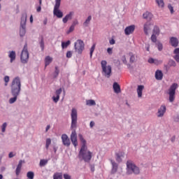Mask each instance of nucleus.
<instances>
[{
    "label": "nucleus",
    "instance_id": "1",
    "mask_svg": "<svg viewBox=\"0 0 179 179\" xmlns=\"http://www.w3.org/2000/svg\"><path fill=\"white\" fill-rule=\"evenodd\" d=\"M71 128L73 129L70 138L73 145L74 148L78 146V134H76V130L75 129L76 127H78V110L76 108H73L71 110Z\"/></svg>",
    "mask_w": 179,
    "mask_h": 179
},
{
    "label": "nucleus",
    "instance_id": "2",
    "mask_svg": "<svg viewBox=\"0 0 179 179\" xmlns=\"http://www.w3.org/2000/svg\"><path fill=\"white\" fill-rule=\"evenodd\" d=\"M78 138L80 142L83 143L81 148L78 153V157L83 159L86 163H89L92 160L93 156V152H90L87 149V145H86V140L83 138L82 134H78Z\"/></svg>",
    "mask_w": 179,
    "mask_h": 179
},
{
    "label": "nucleus",
    "instance_id": "3",
    "mask_svg": "<svg viewBox=\"0 0 179 179\" xmlns=\"http://www.w3.org/2000/svg\"><path fill=\"white\" fill-rule=\"evenodd\" d=\"M22 90V83L20 82V78L15 77L11 85V93L15 94H20V91Z\"/></svg>",
    "mask_w": 179,
    "mask_h": 179
},
{
    "label": "nucleus",
    "instance_id": "4",
    "mask_svg": "<svg viewBox=\"0 0 179 179\" xmlns=\"http://www.w3.org/2000/svg\"><path fill=\"white\" fill-rule=\"evenodd\" d=\"M127 174H139V168L131 160L127 162Z\"/></svg>",
    "mask_w": 179,
    "mask_h": 179
},
{
    "label": "nucleus",
    "instance_id": "5",
    "mask_svg": "<svg viewBox=\"0 0 179 179\" xmlns=\"http://www.w3.org/2000/svg\"><path fill=\"white\" fill-rule=\"evenodd\" d=\"M101 66L102 69V73L106 78H110L111 76L112 68L110 65L107 66V61L102 60L101 62Z\"/></svg>",
    "mask_w": 179,
    "mask_h": 179
},
{
    "label": "nucleus",
    "instance_id": "6",
    "mask_svg": "<svg viewBox=\"0 0 179 179\" xmlns=\"http://www.w3.org/2000/svg\"><path fill=\"white\" fill-rule=\"evenodd\" d=\"M178 88V84L173 83L169 89V101L173 103L176 100V90Z\"/></svg>",
    "mask_w": 179,
    "mask_h": 179
},
{
    "label": "nucleus",
    "instance_id": "7",
    "mask_svg": "<svg viewBox=\"0 0 179 179\" xmlns=\"http://www.w3.org/2000/svg\"><path fill=\"white\" fill-rule=\"evenodd\" d=\"M22 64H27L29 62V50H27V43H25L20 55Z\"/></svg>",
    "mask_w": 179,
    "mask_h": 179
},
{
    "label": "nucleus",
    "instance_id": "8",
    "mask_svg": "<svg viewBox=\"0 0 179 179\" xmlns=\"http://www.w3.org/2000/svg\"><path fill=\"white\" fill-rule=\"evenodd\" d=\"M59 6H61V0H55V5L53 10V15L57 16L59 19H61L64 16V13L59 10Z\"/></svg>",
    "mask_w": 179,
    "mask_h": 179
},
{
    "label": "nucleus",
    "instance_id": "9",
    "mask_svg": "<svg viewBox=\"0 0 179 179\" xmlns=\"http://www.w3.org/2000/svg\"><path fill=\"white\" fill-rule=\"evenodd\" d=\"M74 50L78 54H82L83 50H85V43H83V41L80 39L77 40L74 43Z\"/></svg>",
    "mask_w": 179,
    "mask_h": 179
},
{
    "label": "nucleus",
    "instance_id": "10",
    "mask_svg": "<svg viewBox=\"0 0 179 179\" xmlns=\"http://www.w3.org/2000/svg\"><path fill=\"white\" fill-rule=\"evenodd\" d=\"M134 31H135V25L134 24L128 26L124 29V34L126 36H129L130 34H132Z\"/></svg>",
    "mask_w": 179,
    "mask_h": 179
},
{
    "label": "nucleus",
    "instance_id": "11",
    "mask_svg": "<svg viewBox=\"0 0 179 179\" xmlns=\"http://www.w3.org/2000/svg\"><path fill=\"white\" fill-rule=\"evenodd\" d=\"M62 143L64 146H70L71 145V140H69V137L66 134L62 135Z\"/></svg>",
    "mask_w": 179,
    "mask_h": 179
},
{
    "label": "nucleus",
    "instance_id": "12",
    "mask_svg": "<svg viewBox=\"0 0 179 179\" xmlns=\"http://www.w3.org/2000/svg\"><path fill=\"white\" fill-rule=\"evenodd\" d=\"M62 93V88H59V90H57L55 92L56 96H52V100L54 103H57V101H59V96Z\"/></svg>",
    "mask_w": 179,
    "mask_h": 179
},
{
    "label": "nucleus",
    "instance_id": "13",
    "mask_svg": "<svg viewBox=\"0 0 179 179\" xmlns=\"http://www.w3.org/2000/svg\"><path fill=\"white\" fill-rule=\"evenodd\" d=\"M150 26H152V23L150 22H146L144 24L143 27V30H144V33L145 34H146V36H148L149 34V31H150Z\"/></svg>",
    "mask_w": 179,
    "mask_h": 179
},
{
    "label": "nucleus",
    "instance_id": "14",
    "mask_svg": "<svg viewBox=\"0 0 179 179\" xmlns=\"http://www.w3.org/2000/svg\"><path fill=\"white\" fill-rule=\"evenodd\" d=\"M24 24H21V27L20 29V36L23 37L24 34H26V19L24 21Z\"/></svg>",
    "mask_w": 179,
    "mask_h": 179
},
{
    "label": "nucleus",
    "instance_id": "15",
    "mask_svg": "<svg viewBox=\"0 0 179 179\" xmlns=\"http://www.w3.org/2000/svg\"><path fill=\"white\" fill-rule=\"evenodd\" d=\"M164 113H166V106L162 105L158 110L157 117H163V115H164Z\"/></svg>",
    "mask_w": 179,
    "mask_h": 179
},
{
    "label": "nucleus",
    "instance_id": "16",
    "mask_svg": "<svg viewBox=\"0 0 179 179\" xmlns=\"http://www.w3.org/2000/svg\"><path fill=\"white\" fill-rule=\"evenodd\" d=\"M169 43L172 47H178V39L176 37H171Z\"/></svg>",
    "mask_w": 179,
    "mask_h": 179
},
{
    "label": "nucleus",
    "instance_id": "17",
    "mask_svg": "<svg viewBox=\"0 0 179 179\" xmlns=\"http://www.w3.org/2000/svg\"><path fill=\"white\" fill-rule=\"evenodd\" d=\"M110 163L112 164V173L115 174V173L118 170V164L115 162L113 161V159L110 160Z\"/></svg>",
    "mask_w": 179,
    "mask_h": 179
},
{
    "label": "nucleus",
    "instance_id": "18",
    "mask_svg": "<svg viewBox=\"0 0 179 179\" xmlns=\"http://www.w3.org/2000/svg\"><path fill=\"white\" fill-rule=\"evenodd\" d=\"M72 16H73V12H70L63 18V23H66L69 20L72 19Z\"/></svg>",
    "mask_w": 179,
    "mask_h": 179
},
{
    "label": "nucleus",
    "instance_id": "19",
    "mask_svg": "<svg viewBox=\"0 0 179 179\" xmlns=\"http://www.w3.org/2000/svg\"><path fill=\"white\" fill-rule=\"evenodd\" d=\"M143 19H146V20H150L151 19H153V14L147 11L143 15Z\"/></svg>",
    "mask_w": 179,
    "mask_h": 179
},
{
    "label": "nucleus",
    "instance_id": "20",
    "mask_svg": "<svg viewBox=\"0 0 179 179\" xmlns=\"http://www.w3.org/2000/svg\"><path fill=\"white\" fill-rule=\"evenodd\" d=\"M155 79H157V80H162V79H163V72H162V71L157 70L155 72Z\"/></svg>",
    "mask_w": 179,
    "mask_h": 179
},
{
    "label": "nucleus",
    "instance_id": "21",
    "mask_svg": "<svg viewBox=\"0 0 179 179\" xmlns=\"http://www.w3.org/2000/svg\"><path fill=\"white\" fill-rule=\"evenodd\" d=\"M124 155L125 153L122 152L115 153L116 161H117L118 163H121V162H122V159H121V157H124Z\"/></svg>",
    "mask_w": 179,
    "mask_h": 179
},
{
    "label": "nucleus",
    "instance_id": "22",
    "mask_svg": "<svg viewBox=\"0 0 179 179\" xmlns=\"http://www.w3.org/2000/svg\"><path fill=\"white\" fill-rule=\"evenodd\" d=\"M8 57L10 59V62L12 64L16 59V52L15 51H10Z\"/></svg>",
    "mask_w": 179,
    "mask_h": 179
},
{
    "label": "nucleus",
    "instance_id": "23",
    "mask_svg": "<svg viewBox=\"0 0 179 179\" xmlns=\"http://www.w3.org/2000/svg\"><path fill=\"white\" fill-rule=\"evenodd\" d=\"M145 89V86L143 85H138L137 88V94L138 97H142V92Z\"/></svg>",
    "mask_w": 179,
    "mask_h": 179
},
{
    "label": "nucleus",
    "instance_id": "24",
    "mask_svg": "<svg viewBox=\"0 0 179 179\" xmlns=\"http://www.w3.org/2000/svg\"><path fill=\"white\" fill-rule=\"evenodd\" d=\"M113 90L115 93H120L121 92V87H120V85H118L117 83H113Z\"/></svg>",
    "mask_w": 179,
    "mask_h": 179
},
{
    "label": "nucleus",
    "instance_id": "25",
    "mask_svg": "<svg viewBox=\"0 0 179 179\" xmlns=\"http://www.w3.org/2000/svg\"><path fill=\"white\" fill-rule=\"evenodd\" d=\"M11 94H12V96H13V97L9 99V103L10 104H13V103H15V101L17 100V96H19L20 94H13V93H11Z\"/></svg>",
    "mask_w": 179,
    "mask_h": 179
},
{
    "label": "nucleus",
    "instance_id": "26",
    "mask_svg": "<svg viewBox=\"0 0 179 179\" xmlns=\"http://www.w3.org/2000/svg\"><path fill=\"white\" fill-rule=\"evenodd\" d=\"M22 170V160H20L18 163V165L17 166L16 170H15V174L16 176H19L20 174V171Z\"/></svg>",
    "mask_w": 179,
    "mask_h": 179
},
{
    "label": "nucleus",
    "instance_id": "27",
    "mask_svg": "<svg viewBox=\"0 0 179 179\" xmlns=\"http://www.w3.org/2000/svg\"><path fill=\"white\" fill-rule=\"evenodd\" d=\"M173 54H175L174 59L176 62H179V48H176L173 51Z\"/></svg>",
    "mask_w": 179,
    "mask_h": 179
},
{
    "label": "nucleus",
    "instance_id": "28",
    "mask_svg": "<svg viewBox=\"0 0 179 179\" xmlns=\"http://www.w3.org/2000/svg\"><path fill=\"white\" fill-rule=\"evenodd\" d=\"M52 62V57L50 56H47L45 58V66H48V65H50V64H51Z\"/></svg>",
    "mask_w": 179,
    "mask_h": 179
},
{
    "label": "nucleus",
    "instance_id": "29",
    "mask_svg": "<svg viewBox=\"0 0 179 179\" xmlns=\"http://www.w3.org/2000/svg\"><path fill=\"white\" fill-rule=\"evenodd\" d=\"M152 34H155L156 36H159V34H160V29L159 28V27L157 26L154 27Z\"/></svg>",
    "mask_w": 179,
    "mask_h": 179
},
{
    "label": "nucleus",
    "instance_id": "30",
    "mask_svg": "<svg viewBox=\"0 0 179 179\" xmlns=\"http://www.w3.org/2000/svg\"><path fill=\"white\" fill-rule=\"evenodd\" d=\"M90 20H92L91 15L88 16V17L86 19L85 22L83 23V27H87V26H89V23H90Z\"/></svg>",
    "mask_w": 179,
    "mask_h": 179
},
{
    "label": "nucleus",
    "instance_id": "31",
    "mask_svg": "<svg viewBox=\"0 0 179 179\" xmlns=\"http://www.w3.org/2000/svg\"><path fill=\"white\" fill-rule=\"evenodd\" d=\"M155 1L159 8H164V1L163 0H155Z\"/></svg>",
    "mask_w": 179,
    "mask_h": 179
},
{
    "label": "nucleus",
    "instance_id": "32",
    "mask_svg": "<svg viewBox=\"0 0 179 179\" xmlns=\"http://www.w3.org/2000/svg\"><path fill=\"white\" fill-rule=\"evenodd\" d=\"M27 177L28 179H34V172L33 171L27 172Z\"/></svg>",
    "mask_w": 179,
    "mask_h": 179
},
{
    "label": "nucleus",
    "instance_id": "33",
    "mask_svg": "<svg viewBox=\"0 0 179 179\" xmlns=\"http://www.w3.org/2000/svg\"><path fill=\"white\" fill-rule=\"evenodd\" d=\"M86 104L87 106H96V101L93 99L87 100Z\"/></svg>",
    "mask_w": 179,
    "mask_h": 179
},
{
    "label": "nucleus",
    "instance_id": "34",
    "mask_svg": "<svg viewBox=\"0 0 179 179\" xmlns=\"http://www.w3.org/2000/svg\"><path fill=\"white\" fill-rule=\"evenodd\" d=\"M71 45V41H67L66 42L62 43V48H67L69 45Z\"/></svg>",
    "mask_w": 179,
    "mask_h": 179
},
{
    "label": "nucleus",
    "instance_id": "35",
    "mask_svg": "<svg viewBox=\"0 0 179 179\" xmlns=\"http://www.w3.org/2000/svg\"><path fill=\"white\" fill-rule=\"evenodd\" d=\"M53 179H62V173H56L53 176Z\"/></svg>",
    "mask_w": 179,
    "mask_h": 179
},
{
    "label": "nucleus",
    "instance_id": "36",
    "mask_svg": "<svg viewBox=\"0 0 179 179\" xmlns=\"http://www.w3.org/2000/svg\"><path fill=\"white\" fill-rule=\"evenodd\" d=\"M47 163H48V160L41 159L40 163H39L40 167H44V166H45V164H47Z\"/></svg>",
    "mask_w": 179,
    "mask_h": 179
},
{
    "label": "nucleus",
    "instance_id": "37",
    "mask_svg": "<svg viewBox=\"0 0 179 179\" xmlns=\"http://www.w3.org/2000/svg\"><path fill=\"white\" fill-rule=\"evenodd\" d=\"M50 145H51V138H47L45 143L46 149H48V148H50Z\"/></svg>",
    "mask_w": 179,
    "mask_h": 179
},
{
    "label": "nucleus",
    "instance_id": "38",
    "mask_svg": "<svg viewBox=\"0 0 179 179\" xmlns=\"http://www.w3.org/2000/svg\"><path fill=\"white\" fill-rule=\"evenodd\" d=\"M96 48V44H94L90 49V57L93 56V52H94V49Z\"/></svg>",
    "mask_w": 179,
    "mask_h": 179
},
{
    "label": "nucleus",
    "instance_id": "39",
    "mask_svg": "<svg viewBox=\"0 0 179 179\" xmlns=\"http://www.w3.org/2000/svg\"><path fill=\"white\" fill-rule=\"evenodd\" d=\"M151 41H152V43H156V41H157V37L154 34L151 36Z\"/></svg>",
    "mask_w": 179,
    "mask_h": 179
},
{
    "label": "nucleus",
    "instance_id": "40",
    "mask_svg": "<svg viewBox=\"0 0 179 179\" xmlns=\"http://www.w3.org/2000/svg\"><path fill=\"white\" fill-rule=\"evenodd\" d=\"M157 45L159 51H162V50H163V44H162V43L157 42Z\"/></svg>",
    "mask_w": 179,
    "mask_h": 179
},
{
    "label": "nucleus",
    "instance_id": "41",
    "mask_svg": "<svg viewBox=\"0 0 179 179\" xmlns=\"http://www.w3.org/2000/svg\"><path fill=\"white\" fill-rule=\"evenodd\" d=\"M59 75V69H58V66H55V78H57Z\"/></svg>",
    "mask_w": 179,
    "mask_h": 179
},
{
    "label": "nucleus",
    "instance_id": "42",
    "mask_svg": "<svg viewBox=\"0 0 179 179\" xmlns=\"http://www.w3.org/2000/svg\"><path fill=\"white\" fill-rule=\"evenodd\" d=\"M168 64H169V66H176L177 65L174 60H169Z\"/></svg>",
    "mask_w": 179,
    "mask_h": 179
},
{
    "label": "nucleus",
    "instance_id": "43",
    "mask_svg": "<svg viewBox=\"0 0 179 179\" xmlns=\"http://www.w3.org/2000/svg\"><path fill=\"white\" fill-rule=\"evenodd\" d=\"M149 64H157V60H155L153 58H150L148 59Z\"/></svg>",
    "mask_w": 179,
    "mask_h": 179
},
{
    "label": "nucleus",
    "instance_id": "44",
    "mask_svg": "<svg viewBox=\"0 0 179 179\" xmlns=\"http://www.w3.org/2000/svg\"><path fill=\"white\" fill-rule=\"evenodd\" d=\"M5 86H8V83H9V76H6L4 77Z\"/></svg>",
    "mask_w": 179,
    "mask_h": 179
},
{
    "label": "nucleus",
    "instance_id": "45",
    "mask_svg": "<svg viewBox=\"0 0 179 179\" xmlns=\"http://www.w3.org/2000/svg\"><path fill=\"white\" fill-rule=\"evenodd\" d=\"M40 45H41V48L42 50V51H44V39H41V42H40Z\"/></svg>",
    "mask_w": 179,
    "mask_h": 179
},
{
    "label": "nucleus",
    "instance_id": "46",
    "mask_svg": "<svg viewBox=\"0 0 179 179\" xmlns=\"http://www.w3.org/2000/svg\"><path fill=\"white\" fill-rule=\"evenodd\" d=\"M75 30V27H73V25H71L69 28V29L67 31V34H69V33H72V31H73Z\"/></svg>",
    "mask_w": 179,
    "mask_h": 179
},
{
    "label": "nucleus",
    "instance_id": "47",
    "mask_svg": "<svg viewBox=\"0 0 179 179\" xmlns=\"http://www.w3.org/2000/svg\"><path fill=\"white\" fill-rule=\"evenodd\" d=\"M6 127H7V124H6V122H4L1 127L2 132H5L6 129Z\"/></svg>",
    "mask_w": 179,
    "mask_h": 179
},
{
    "label": "nucleus",
    "instance_id": "48",
    "mask_svg": "<svg viewBox=\"0 0 179 179\" xmlns=\"http://www.w3.org/2000/svg\"><path fill=\"white\" fill-rule=\"evenodd\" d=\"M66 58H72V52L67 51V52H66Z\"/></svg>",
    "mask_w": 179,
    "mask_h": 179
},
{
    "label": "nucleus",
    "instance_id": "49",
    "mask_svg": "<svg viewBox=\"0 0 179 179\" xmlns=\"http://www.w3.org/2000/svg\"><path fill=\"white\" fill-rule=\"evenodd\" d=\"M168 8H169L171 13H174V8H173V6L171 5H169Z\"/></svg>",
    "mask_w": 179,
    "mask_h": 179
},
{
    "label": "nucleus",
    "instance_id": "50",
    "mask_svg": "<svg viewBox=\"0 0 179 179\" xmlns=\"http://www.w3.org/2000/svg\"><path fill=\"white\" fill-rule=\"evenodd\" d=\"M107 52L109 54V55H111L113 54V48H108L107 49Z\"/></svg>",
    "mask_w": 179,
    "mask_h": 179
},
{
    "label": "nucleus",
    "instance_id": "51",
    "mask_svg": "<svg viewBox=\"0 0 179 179\" xmlns=\"http://www.w3.org/2000/svg\"><path fill=\"white\" fill-rule=\"evenodd\" d=\"M135 61V55H131L130 62H134Z\"/></svg>",
    "mask_w": 179,
    "mask_h": 179
},
{
    "label": "nucleus",
    "instance_id": "52",
    "mask_svg": "<svg viewBox=\"0 0 179 179\" xmlns=\"http://www.w3.org/2000/svg\"><path fill=\"white\" fill-rule=\"evenodd\" d=\"M64 179H71V176H69V174H64Z\"/></svg>",
    "mask_w": 179,
    "mask_h": 179
},
{
    "label": "nucleus",
    "instance_id": "53",
    "mask_svg": "<svg viewBox=\"0 0 179 179\" xmlns=\"http://www.w3.org/2000/svg\"><path fill=\"white\" fill-rule=\"evenodd\" d=\"M78 20H76L75 21H73V24H71V26L74 27L76 26L77 24H78Z\"/></svg>",
    "mask_w": 179,
    "mask_h": 179
},
{
    "label": "nucleus",
    "instance_id": "54",
    "mask_svg": "<svg viewBox=\"0 0 179 179\" xmlns=\"http://www.w3.org/2000/svg\"><path fill=\"white\" fill-rule=\"evenodd\" d=\"M109 43L111 45H114V44H115V40L111 39L109 41Z\"/></svg>",
    "mask_w": 179,
    "mask_h": 179
},
{
    "label": "nucleus",
    "instance_id": "55",
    "mask_svg": "<svg viewBox=\"0 0 179 179\" xmlns=\"http://www.w3.org/2000/svg\"><path fill=\"white\" fill-rule=\"evenodd\" d=\"M15 155H13V152H10L8 155V157H10V159H12V157H14Z\"/></svg>",
    "mask_w": 179,
    "mask_h": 179
},
{
    "label": "nucleus",
    "instance_id": "56",
    "mask_svg": "<svg viewBox=\"0 0 179 179\" xmlns=\"http://www.w3.org/2000/svg\"><path fill=\"white\" fill-rule=\"evenodd\" d=\"M94 125V122H93V121L90 122V128H93Z\"/></svg>",
    "mask_w": 179,
    "mask_h": 179
},
{
    "label": "nucleus",
    "instance_id": "57",
    "mask_svg": "<svg viewBox=\"0 0 179 179\" xmlns=\"http://www.w3.org/2000/svg\"><path fill=\"white\" fill-rule=\"evenodd\" d=\"M36 11L37 12H41V6H39L38 7H37Z\"/></svg>",
    "mask_w": 179,
    "mask_h": 179
},
{
    "label": "nucleus",
    "instance_id": "58",
    "mask_svg": "<svg viewBox=\"0 0 179 179\" xmlns=\"http://www.w3.org/2000/svg\"><path fill=\"white\" fill-rule=\"evenodd\" d=\"M50 125H48V126L46 127V129H45L46 132H48V129H50Z\"/></svg>",
    "mask_w": 179,
    "mask_h": 179
},
{
    "label": "nucleus",
    "instance_id": "59",
    "mask_svg": "<svg viewBox=\"0 0 179 179\" xmlns=\"http://www.w3.org/2000/svg\"><path fill=\"white\" fill-rule=\"evenodd\" d=\"M29 20H30V22H31V23H33V15H31V16H30Z\"/></svg>",
    "mask_w": 179,
    "mask_h": 179
},
{
    "label": "nucleus",
    "instance_id": "60",
    "mask_svg": "<svg viewBox=\"0 0 179 179\" xmlns=\"http://www.w3.org/2000/svg\"><path fill=\"white\" fill-rule=\"evenodd\" d=\"M39 1V6H41L43 3V0H38Z\"/></svg>",
    "mask_w": 179,
    "mask_h": 179
},
{
    "label": "nucleus",
    "instance_id": "61",
    "mask_svg": "<svg viewBox=\"0 0 179 179\" xmlns=\"http://www.w3.org/2000/svg\"><path fill=\"white\" fill-rule=\"evenodd\" d=\"M43 24H47V20H45L43 21Z\"/></svg>",
    "mask_w": 179,
    "mask_h": 179
},
{
    "label": "nucleus",
    "instance_id": "62",
    "mask_svg": "<svg viewBox=\"0 0 179 179\" xmlns=\"http://www.w3.org/2000/svg\"><path fill=\"white\" fill-rule=\"evenodd\" d=\"M3 178V176H2V174H0V179Z\"/></svg>",
    "mask_w": 179,
    "mask_h": 179
},
{
    "label": "nucleus",
    "instance_id": "63",
    "mask_svg": "<svg viewBox=\"0 0 179 179\" xmlns=\"http://www.w3.org/2000/svg\"><path fill=\"white\" fill-rule=\"evenodd\" d=\"M54 150H55V153H57V148H54Z\"/></svg>",
    "mask_w": 179,
    "mask_h": 179
},
{
    "label": "nucleus",
    "instance_id": "64",
    "mask_svg": "<svg viewBox=\"0 0 179 179\" xmlns=\"http://www.w3.org/2000/svg\"><path fill=\"white\" fill-rule=\"evenodd\" d=\"M92 171H94V167L91 169Z\"/></svg>",
    "mask_w": 179,
    "mask_h": 179
}]
</instances>
